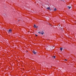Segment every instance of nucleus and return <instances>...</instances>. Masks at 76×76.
<instances>
[{
  "label": "nucleus",
  "instance_id": "9d476101",
  "mask_svg": "<svg viewBox=\"0 0 76 76\" xmlns=\"http://www.w3.org/2000/svg\"><path fill=\"white\" fill-rule=\"evenodd\" d=\"M65 61H67V59H65Z\"/></svg>",
  "mask_w": 76,
  "mask_h": 76
},
{
  "label": "nucleus",
  "instance_id": "f8f14e48",
  "mask_svg": "<svg viewBox=\"0 0 76 76\" xmlns=\"http://www.w3.org/2000/svg\"><path fill=\"white\" fill-rule=\"evenodd\" d=\"M47 18H48V17H47Z\"/></svg>",
  "mask_w": 76,
  "mask_h": 76
},
{
  "label": "nucleus",
  "instance_id": "423d86ee",
  "mask_svg": "<svg viewBox=\"0 0 76 76\" xmlns=\"http://www.w3.org/2000/svg\"><path fill=\"white\" fill-rule=\"evenodd\" d=\"M50 7H48L47 8V9L48 10H50Z\"/></svg>",
  "mask_w": 76,
  "mask_h": 76
},
{
  "label": "nucleus",
  "instance_id": "1a4fd4ad",
  "mask_svg": "<svg viewBox=\"0 0 76 76\" xmlns=\"http://www.w3.org/2000/svg\"><path fill=\"white\" fill-rule=\"evenodd\" d=\"M54 10V11H56V10H57L56 9V8H55Z\"/></svg>",
  "mask_w": 76,
  "mask_h": 76
},
{
  "label": "nucleus",
  "instance_id": "20e7f679",
  "mask_svg": "<svg viewBox=\"0 0 76 76\" xmlns=\"http://www.w3.org/2000/svg\"><path fill=\"white\" fill-rule=\"evenodd\" d=\"M34 28H38V27H37V26H36V25H34Z\"/></svg>",
  "mask_w": 76,
  "mask_h": 76
},
{
  "label": "nucleus",
  "instance_id": "f257e3e1",
  "mask_svg": "<svg viewBox=\"0 0 76 76\" xmlns=\"http://www.w3.org/2000/svg\"><path fill=\"white\" fill-rule=\"evenodd\" d=\"M39 34H42V35H43L44 34V32L43 31H39L38 32Z\"/></svg>",
  "mask_w": 76,
  "mask_h": 76
},
{
  "label": "nucleus",
  "instance_id": "f03ea898",
  "mask_svg": "<svg viewBox=\"0 0 76 76\" xmlns=\"http://www.w3.org/2000/svg\"><path fill=\"white\" fill-rule=\"evenodd\" d=\"M7 31L8 33H10V32L12 31V30L10 29L9 30H8Z\"/></svg>",
  "mask_w": 76,
  "mask_h": 76
},
{
  "label": "nucleus",
  "instance_id": "6e6552de",
  "mask_svg": "<svg viewBox=\"0 0 76 76\" xmlns=\"http://www.w3.org/2000/svg\"><path fill=\"white\" fill-rule=\"evenodd\" d=\"M68 7L69 9H70V8H71V7Z\"/></svg>",
  "mask_w": 76,
  "mask_h": 76
},
{
  "label": "nucleus",
  "instance_id": "7ed1b4c3",
  "mask_svg": "<svg viewBox=\"0 0 76 76\" xmlns=\"http://www.w3.org/2000/svg\"><path fill=\"white\" fill-rule=\"evenodd\" d=\"M33 53H34V54H37V52H35V51L33 50Z\"/></svg>",
  "mask_w": 76,
  "mask_h": 76
},
{
  "label": "nucleus",
  "instance_id": "0eeeda50",
  "mask_svg": "<svg viewBox=\"0 0 76 76\" xmlns=\"http://www.w3.org/2000/svg\"><path fill=\"white\" fill-rule=\"evenodd\" d=\"M60 50H61V51H62V50H63V48H60Z\"/></svg>",
  "mask_w": 76,
  "mask_h": 76
},
{
  "label": "nucleus",
  "instance_id": "39448f33",
  "mask_svg": "<svg viewBox=\"0 0 76 76\" xmlns=\"http://www.w3.org/2000/svg\"><path fill=\"white\" fill-rule=\"evenodd\" d=\"M52 58H56V56H52Z\"/></svg>",
  "mask_w": 76,
  "mask_h": 76
},
{
  "label": "nucleus",
  "instance_id": "9b49d317",
  "mask_svg": "<svg viewBox=\"0 0 76 76\" xmlns=\"http://www.w3.org/2000/svg\"><path fill=\"white\" fill-rule=\"evenodd\" d=\"M35 35H36V36L37 37L38 36V35H36V34H35Z\"/></svg>",
  "mask_w": 76,
  "mask_h": 76
}]
</instances>
